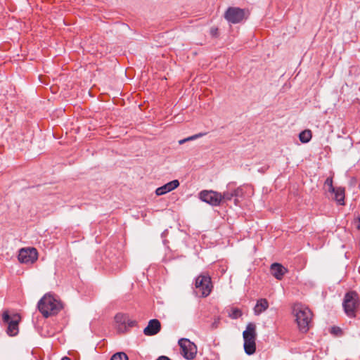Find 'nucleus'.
<instances>
[{"mask_svg":"<svg viewBox=\"0 0 360 360\" xmlns=\"http://www.w3.org/2000/svg\"><path fill=\"white\" fill-rule=\"evenodd\" d=\"M179 186V182L178 180L175 179L170 182H168L167 184L163 185L162 186H160L158 188L155 190V194L157 195H165L175 188H176Z\"/></svg>","mask_w":360,"mask_h":360,"instance_id":"obj_13","label":"nucleus"},{"mask_svg":"<svg viewBox=\"0 0 360 360\" xmlns=\"http://www.w3.org/2000/svg\"><path fill=\"white\" fill-rule=\"evenodd\" d=\"M324 188L325 189L331 193L332 191H335V188L333 185V178L332 177H328L324 183Z\"/></svg>","mask_w":360,"mask_h":360,"instance_id":"obj_20","label":"nucleus"},{"mask_svg":"<svg viewBox=\"0 0 360 360\" xmlns=\"http://www.w3.org/2000/svg\"><path fill=\"white\" fill-rule=\"evenodd\" d=\"M20 316L18 314H13L11 316L8 311H4L2 314L3 321L8 324L7 333L10 336H15L18 333V323L20 321Z\"/></svg>","mask_w":360,"mask_h":360,"instance_id":"obj_5","label":"nucleus"},{"mask_svg":"<svg viewBox=\"0 0 360 360\" xmlns=\"http://www.w3.org/2000/svg\"><path fill=\"white\" fill-rule=\"evenodd\" d=\"M160 328V322L158 319H152L149 321L148 326L144 328L143 333L148 336L155 335L159 333Z\"/></svg>","mask_w":360,"mask_h":360,"instance_id":"obj_12","label":"nucleus"},{"mask_svg":"<svg viewBox=\"0 0 360 360\" xmlns=\"http://www.w3.org/2000/svg\"><path fill=\"white\" fill-rule=\"evenodd\" d=\"M345 190L342 187H338L335 189V191L331 192V193L334 194L333 199L338 205H345Z\"/></svg>","mask_w":360,"mask_h":360,"instance_id":"obj_16","label":"nucleus"},{"mask_svg":"<svg viewBox=\"0 0 360 360\" xmlns=\"http://www.w3.org/2000/svg\"><path fill=\"white\" fill-rule=\"evenodd\" d=\"M292 314L295 317L299 330L303 333L308 331L312 319L311 310L301 303H295L292 307Z\"/></svg>","mask_w":360,"mask_h":360,"instance_id":"obj_1","label":"nucleus"},{"mask_svg":"<svg viewBox=\"0 0 360 360\" xmlns=\"http://www.w3.org/2000/svg\"><path fill=\"white\" fill-rule=\"evenodd\" d=\"M115 321L117 330L120 333L127 332L129 328H132L136 324V321L131 319L129 314L124 313H117L115 316Z\"/></svg>","mask_w":360,"mask_h":360,"instance_id":"obj_7","label":"nucleus"},{"mask_svg":"<svg viewBox=\"0 0 360 360\" xmlns=\"http://www.w3.org/2000/svg\"><path fill=\"white\" fill-rule=\"evenodd\" d=\"M342 306L344 311L348 317H356V313L360 307L359 295L354 291H350L346 293L344 297Z\"/></svg>","mask_w":360,"mask_h":360,"instance_id":"obj_4","label":"nucleus"},{"mask_svg":"<svg viewBox=\"0 0 360 360\" xmlns=\"http://www.w3.org/2000/svg\"><path fill=\"white\" fill-rule=\"evenodd\" d=\"M271 274L278 280H281L285 273V269L278 263H274L271 266Z\"/></svg>","mask_w":360,"mask_h":360,"instance_id":"obj_14","label":"nucleus"},{"mask_svg":"<svg viewBox=\"0 0 360 360\" xmlns=\"http://www.w3.org/2000/svg\"><path fill=\"white\" fill-rule=\"evenodd\" d=\"M219 322H220L219 318L214 319L213 323H212V328L213 329L217 328L219 326Z\"/></svg>","mask_w":360,"mask_h":360,"instance_id":"obj_24","label":"nucleus"},{"mask_svg":"<svg viewBox=\"0 0 360 360\" xmlns=\"http://www.w3.org/2000/svg\"><path fill=\"white\" fill-rule=\"evenodd\" d=\"M311 137L312 134L309 129L302 131L299 135L300 141L303 143H308L311 139Z\"/></svg>","mask_w":360,"mask_h":360,"instance_id":"obj_18","label":"nucleus"},{"mask_svg":"<svg viewBox=\"0 0 360 360\" xmlns=\"http://www.w3.org/2000/svg\"><path fill=\"white\" fill-rule=\"evenodd\" d=\"M110 360H129L127 355L124 352H117L112 355Z\"/></svg>","mask_w":360,"mask_h":360,"instance_id":"obj_21","label":"nucleus"},{"mask_svg":"<svg viewBox=\"0 0 360 360\" xmlns=\"http://www.w3.org/2000/svg\"><path fill=\"white\" fill-rule=\"evenodd\" d=\"M157 360H170V359L165 356H161Z\"/></svg>","mask_w":360,"mask_h":360,"instance_id":"obj_27","label":"nucleus"},{"mask_svg":"<svg viewBox=\"0 0 360 360\" xmlns=\"http://www.w3.org/2000/svg\"><path fill=\"white\" fill-rule=\"evenodd\" d=\"M269 307V302L266 299L262 298L257 301L256 305L254 307V314L259 315L265 311Z\"/></svg>","mask_w":360,"mask_h":360,"instance_id":"obj_15","label":"nucleus"},{"mask_svg":"<svg viewBox=\"0 0 360 360\" xmlns=\"http://www.w3.org/2000/svg\"><path fill=\"white\" fill-rule=\"evenodd\" d=\"M233 186L234 185L233 184L232 185V190H233V195L236 198V199H235V204H237V202H238L237 198L243 197L245 192H244V188H243V186H238L237 188H234Z\"/></svg>","mask_w":360,"mask_h":360,"instance_id":"obj_19","label":"nucleus"},{"mask_svg":"<svg viewBox=\"0 0 360 360\" xmlns=\"http://www.w3.org/2000/svg\"><path fill=\"white\" fill-rule=\"evenodd\" d=\"M232 185L233 183H229L227 186L228 190L221 193V203L229 201L233 198H235L232 190Z\"/></svg>","mask_w":360,"mask_h":360,"instance_id":"obj_17","label":"nucleus"},{"mask_svg":"<svg viewBox=\"0 0 360 360\" xmlns=\"http://www.w3.org/2000/svg\"><path fill=\"white\" fill-rule=\"evenodd\" d=\"M61 360H71V359L69 357H68V356H64V357L62 358Z\"/></svg>","mask_w":360,"mask_h":360,"instance_id":"obj_29","label":"nucleus"},{"mask_svg":"<svg viewBox=\"0 0 360 360\" xmlns=\"http://www.w3.org/2000/svg\"><path fill=\"white\" fill-rule=\"evenodd\" d=\"M199 198L212 206L221 205V193L214 191L204 190L200 192Z\"/></svg>","mask_w":360,"mask_h":360,"instance_id":"obj_10","label":"nucleus"},{"mask_svg":"<svg viewBox=\"0 0 360 360\" xmlns=\"http://www.w3.org/2000/svg\"><path fill=\"white\" fill-rule=\"evenodd\" d=\"M38 309L44 317H49L58 314L62 309V304L51 294H46L39 301Z\"/></svg>","mask_w":360,"mask_h":360,"instance_id":"obj_2","label":"nucleus"},{"mask_svg":"<svg viewBox=\"0 0 360 360\" xmlns=\"http://www.w3.org/2000/svg\"><path fill=\"white\" fill-rule=\"evenodd\" d=\"M331 333L335 335H338L341 333V330L338 327H333L331 328Z\"/></svg>","mask_w":360,"mask_h":360,"instance_id":"obj_25","label":"nucleus"},{"mask_svg":"<svg viewBox=\"0 0 360 360\" xmlns=\"http://www.w3.org/2000/svg\"><path fill=\"white\" fill-rule=\"evenodd\" d=\"M195 288L197 293H200L202 297L208 296L212 290L211 278L207 275H200L195 279Z\"/></svg>","mask_w":360,"mask_h":360,"instance_id":"obj_6","label":"nucleus"},{"mask_svg":"<svg viewBox=\"0 0 360 360\" xmlns=\"http://www.w3.org/2000/svg\"><path fill=\"white\" fill-rule=\"evenodd\" d=\"M38 258V252L34 248H22L19 251L18 260L20 263L33 264Z\"/></svg>","mask_w":360,"mask_h":360,"instance_id":"obj_11","label":"nucleus"},{"mask_svg":"<svg viewBox=\"0 0 360 360\" xmlns=\"http://www.w3.org/2000/svg\"><path fill=\"white\" fill-rule=\"evenodd\" d=\"M203 135H204V134H202V133H200V134H195V135L189 136L188 138L179 140V143L180 145H182L184 143H186V141L195 140V139H196L198 138H200V137L202 136Z\"/></svg>","mask_w":360,"mask_h":360,"instance_id":"obj_23","label":"nucleus"},{"mask_svg":"<svg viewBox=\"0 0 360 360\" xmlns=\"http://www.w3.org/2000/svg\"><path fill=\"white\" fill-rule=\"evenodd\" d=\"M241 316H242V311L238 308L231 309V310L229 313V316L234 319H238Z\"/></svg>","mask_w":360,"mask_h":360,"instance_id":"obj_22","label":"nucleus"},{"mask_svg":"<svg viewBox=\"0 0 360 360\" xmlns=\"http://www.w3.org/2000/svg\"><path fill=\"white\" fill-rule=\"evenodd\" d=\"M218 30L217 28H212L211 29V34L212 36H216L217 34Z\"/></svg>","mask_w":360,"mask_h":360,"instance_id":"obj_26","label":"nucleus"},{"mask_svg":"<svg viewBox=\"0 0 360 360\" xmlns=\"http://www.w3.org/2000/svg\"><path fill=\"white\" fill-rule=\"evenodd\" d=\"M356 228H357L358 229H360V219H359V221H357Z\"/></svg>","mask_w":360,"mask_h":360,"instance_id":"obj_28","label":"nucleus"},{"mask_svg":"<svg viewBox=\"0 0 360 360\" xmlns=\"http://www.w3.org/2000/svg\"><path fill=\"white\" fill-rule=\"evenodd\" d=\"M245 16V10L237 7H229L224 13V18L232 24L239 23Z\"/></svg>","mask_w":360,"mask_h":360,"instance_id":"obj_9","label":"nucleus"},{"mask_svg":"<svg viewBox=\"0 0 360 360\" xmlns=\"http://www.w3.org/2000/svg\"><path fill=\"white\" fill-rule=\"evenodd\" d=\"M244 340V350L248 355L253 354L256 351V325L254 323H249L246 329L243 333Z\"/></svg>","mask_w":360,"mask_h":360,"instance_id":"obj_3","label":"nucleus"},{"mask_svg":"<svg viewBox=\"0 0 360 360\" xmlns=\"http://www.w3.org/2000/svg\"><path fill=\"white\" fill-rule=\"evenodd\" d=\"M181 355L186 359H193L197 354L195 345L188 339H181L179 341Z\"/></svg>","mask_w":360,"mask_h":360,"instance_id":"obj_8","label":"nucleus"}]
</instances>
